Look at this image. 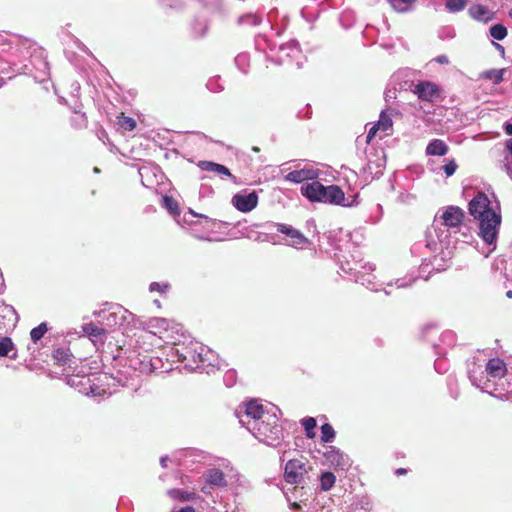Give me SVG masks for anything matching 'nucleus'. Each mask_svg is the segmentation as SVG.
<instances>
[{
    "label": "nucleus",
    "mask_w": 512,
    "mask_h": 512,
    "mask_svg": "<svg viewBox=\"0 0 512 512\" xmlns=\"http://www.w3.org/2000/svg\"><path fill=\"white\" fill-rule=\"evenodd\" d=\"M464 219V211L457 206H448L441 214L435 215L434 221L425 232V243L416 242L411 247L415 257H422L423 250L432 254L431 258H421L420 271L426 272L428 266L441 272L449 267L454 255L455 244L453 235L460 230Z\"/></svg>",
    "instance_id": "nucleus-1"
},
{
    "label": "nucleus",
    "mask_w": 512,
    "mask_h": 512,
    "mask_svg": "<svg viewBox=\"0 0 512 512\" xmlns=\"http://www.w3.org/2000/svg\"><path fill=\"white\" fill-rule=\"evenodd\" d=\"M468 211L478 221L479 236L487 245L492 246L490 251L495 250L502 221L499 203L496 200L492 203L487 194L479 191L470 200Z\"/></svg>",
    "instance_id": "nucleus-2"
},
{
    "label": "nucleus",
    "mask_w": 512,
    "mask_h": 512,
    "mask_svg": "<svg viewBox=\"0 0 512 512\" xmlns=\"http://www.w3.org/2000/svg\"><path fill=\"white\" fill-rule=\"evenodd\" d=\"M204 484L201 491L207 496L213 498V490L215 488H227L233 493L239 494L248 490L249 484L247 480L234 470L229 474H225L219 468H210L203 474Z\"/></svg>",
    "instance_id": "nucleus-3"
},
{
    "label": "nucleus",
    "mask_w": 512,
    "mask_h": 512,
    "mask_svg": "<svg viewBox=\"0 0 512 512\" xmlns=\"http://www.w3.org/2000/svg\"><path fill=\"white\" fill-rule=\"evenodd\" d=\"M301 194L310 202H319L342 207H351L354 201L346 202L344 191L338 185L324 186L319 181H313L301 186Z\"/></svg>",
    "instance_id": "nucleus-4"
},
{
    "label": "nucleus",
    "mask_w": 512,
    "mask_h": 512,
    "mask_svg": "<svg viewBox=\"0 0 512 512\" xmlns=\"http://www.w3.org/2000/svg\"><path fill=\"white\" fill-rule=\"evenodd\" d=\"M275 411L280 413V410L275 407ZM263 420L251 426L248 431L260 442L277 448L283 441V428L278 423L279 417L276 412L272 414H265Z\"/></svg>",
    "instance_id": "nucleus-5"
},
{
    "label": "nucleus",
    "mask_w": 512,
    "mask_h": 512,
    "mask_svg": "<svg viewBox=\"0 0 512 512\" xmlns=\"http://www.w3.org/2000/svg\"><path fill=\"white\" fill-rule=\"evenodd\" d=\"M19 51L22 57H29V63L23 64L18 73L33 75L35 79L43 81L49 74V64L44 50L35 44L25 42Z\"/></svg>",
    "instance_id": "nucleus-6"
},
{
    "label": "nucleus",
    "mask_w": 512,
    "mask_h": 512,
    "mask_svg": "<svg viewBox=\"0 0 512 512\" xmlns=\"http://www.w3.org/2000/svg\"><path fill=\"white\" fill-rule=\"evenodd\" d=\"M273 412L264 409L263 405L257 399H251L241 405L235 411L239 423L248 430L251 426L263 420L265 414Z\"/></svg>",
    "instance_id": "nucleus-7"
},
{
    "label": "nucleus",
    "mask_w": 512,
    "mask_h": 512,
    "mask_svg": "<svg viewBox=\"0 0 512 512\" xmlns=\"http://www.w3.org/2000/svg\"><path fill=\"white\" fill-rule=\"evenodd\" d=\"M309 470H311V467L302 459H290L284 466V479L289 484L304 488L310 480Z\"/></svg>",
    "instance_id": "nucleus-8"
},
{
    "label": "nucleus",
    "mask_w": 512,
    "mask_h": 512,
    "mask_svg": "<svg viewBox=\"0 0 512 512\" xmlns=\"http://www.w3.org/2000/svg\"><path fill=\"white\" fill-rule=\"evenodd\" d=\"M173 354L177 356L179 362L184 363L185 368L190 371H196V364L204 355L206 346L199 342H190L188 346L176 347Z\"/></svg>",
    "instance_id": "nucleus-9"
},
{
    "label": "nucleus",
    "mask_w": 512,
    "mask_h": 512,
    "mask_svg": "<svg viewBox=\"0 0 512 512\" xmlns=\"http://www.w3.org/2000/svg\"><path fill=\"white\" fill-rule=\"evenodd\" d=\"M341 269L350 275L355 277V281L369 288L371 284H373L374 276L371 272L375 269L373 264H365L362 265L358 261H354L353 264H350L349 261L346 264H341ZM371 290H374L373 287H370Z\"/></svg>",
    "instance_id": "nucleus-10"
},
{
    "label": "nucleus",
    "mask_w": 512,
    "mask_h": 512,
    "mask_svg": "<svg viewBox=\"0 0 512 512\" xmlns=\"http://www.w3.org/2000/svg\"><path fill=\"white\" fill-rule=\"evenodd\" d=\"M99 316L102 318L103 323L109 328L121 327L125 323H129L134 317L131 312L121 305H112L108 310L99 312Z\"/></svg>",
    "instance_id": "nucleus-11"
},
{
    "label": "nucleus",
    "mask_w": 512,
    "mask_h": 512,
    "mask_svg": "<svg viewBox=\"0 0 512 512\" xmlns=\"http://www.w3.org/2000/svg\"><path fill=\"white\" fill-rule=\"evenodd\" d=\"M323 458L324 464L334 470L346 471L352 463L350 457L335 446H327Z\"/></svg>",
    "instance_id": "nucleus-12"
},
{
    "label": "nucleus",
    "mask_w": 512,
    "mask_h": 512,
    "mask_svg": "<svg viewBox=\"0 0 512 512\" xmlns=\"http://www.w3.org/2000/svg\"><path fill=\"white\" fill-rule=\"evenodd\" d=\"M468 377L473 386L480 389L482 392L490 394L493 383L490 382L486 370L481 365L472 363L468 365Z\"/></svg>",
    "instance_id": "nucleus-13"
},
{
    "label": "nucleus",
    "mask_w": 512,
    "mask_h": 512,
    "mask_svg": "<svg viewBox=\"0 0 512 512\" xmlns=\"http://www.w3.org/2000/svg\"><path fill=\"white\" fill-rule=\"evenodd\" d=\"M258 194L256 191H241L236 193L231 200L232 205L242 213L251 212L258 204Z\"/></svg>",
    "instance_id": "nucleus-14"
},
{
    "label": "nucleus",
    "mask_w": 512,
    "mask_h": 512,
    "mask_svg": "<svg viewBox=\"0 0 512 512\" xmlns=\"http://www.w3.org/2000/svg\"><path fill=\"white\" fill-rule=\"evenodd\" d=\"M490 395L500 400H508L509 395H512V372L507 371L493 383Z\"/></svg>",
    "instance_id": "nucleus-15"
},
{
    "label": "nucleus",
    "mask_w": 512,
    "mask_h": 512,
    "mask_svg": "<svg viewBox=\"0 0 512 512\" xmlns=\"http://www.w3.org/2000/svg\"><path fill=\"white\" fill-rule=\"evenodd\" d=\"M412 91L422 101L433 102L439 97L438 86L430 81H419Z\"/></svg>",
    "instance_id": "nucleus-16"
},
{
    "label": "nucleus",
    "mask_w": 512,
    "mask_h": 512,
    "mask_svg": "<svg viewBox=\"0 0 512 512\" xmlns=\"http://www.w3.org/2000/svg\"><path fill=\"white\" fill-rule=\"evenodd\" d=\"M274 226L276 227V230L278 232L285 234L287 237L290 238L289 245H291L292 247L302 248L309 243L307 237H305L298 229H295L290 225L276 223L274 224Z\"/></svg>",
    "instance_id": "nucleus-17"
},
{
    "label": "nucleus",
    "mask_w": 512,
    "mask_h": 512,
    "mask_svg": "<svg viewBox=\"0 0 512 512\" xmlns=\"http://www.w3.org/2000/svg\"><path fill=\"white\" fill-rule=\"evenodd\" d=\"M160 359L158 357L151 358L148 356H143L142 359L139 357L137 358H130L129 359V366L134 371H139L140 373H153L158 371L160 363Z\"/></svg>",
    "instance_id": "nucleus-18"
},
{
    "label": "nucleus",
    "mask_w": 512,
    "mask_h": 512,
    "mask_svg": "<svg viewBox=\"0 0 512 512\" xmlns=\"http://www.w3.org/2000/svg\"><path fill=\"white\" fill-rule=\"evenodd\" d=\"M319 177V170L314 168H302L293 170L285 176V180L292 183H302L306 180H316Z\"/></svg>",
    "instance_id": "nucleus-19"
},
{
    "label": "nucleus",
    "mask_w": 512,
    "mask_h": 512,
    "mask_svg": "<svg viewBox=\"0 0 512 512\" xmlns=\"http://www.w3.org/2000/svg\"><path fill=\"white\" fill-rule=\"evenodd\" d=\"M485 370L490 382L492 383H494L507 372L504 361L499 358L490 359L486 363Z\"/></svg>",
    "instance_id": "nucleus-20"
},
{
    "label": "nucleus",
    "mask_w": 512,
    "mask_h": 512,
    "mask_svg": "<svg viewBox=\"0 0 512 512\" xmlns=\"http://www.w3.org/2000/svg\"><path fill=\"white\" fill-rule=\"evenodd\" d=\"M209 367L221 368L217 355L206 346L204 355L199 359V363L196 364V371L209 373Z\"/></svg>",
    "instance_id": "nucleus-21"
},
{
    "label": "nucleus",
    "mask_w": 512,
    "mask_h": 512,
    "mask_svg": "<svg viewBox=\"0 0 512 512\" xmlns=\"http://www.w3.org/2000/svg\"><path fill=\"white\" fill-rule=\"evenodd\" d=\"M277 64H282L287 58H294L300 53L299 44L292 40L279 46Z\"/></svg>",
    "instance_id": "nucleus-22"
},
{
    "label": "nucleus",
    "mask_w": 512,
    "mask_h": 512,
    "mask_svg": "<svg viewBox=\"0 0 512 512\" xmlns=\"http://www.w3.org/2000/svg\"><path fill=\"white\" fill-rule=\"evenodd\" d=\"M468 13L474 20L485 23L491 21L494 17V13L491 10L480 4L472 5L468 9Z\"/></svg>",
    "instance_id": "nucleus-23"
},
{
    "label": "nucleus",
    "mask_w": 512,
    "mask_h": 512,
    "mask_svg": "<svg viewBox=\"0 0 512 512\" xmlns=\"http://www.w3.org/2000/svg\"><path fill=\"white\" fill-rule=\"evenodd\" d=\"M351 238V234L343 229L335 230V232H331L329 235V239L332 241L335 250L338 252H342L344 250L345 244H348Z\"/></svg>",
    "instance_id": "nucleus-24"
},
{
    "label": "nucleus",
    "mask_w": 512,
    "mask_h": 512,
    "mask_svg": "<svg viewBox=\"0 0 512 512\" xmlns=\"http://www.w3.org/2000/svg\"><path fill=\"white\" fill-rule=\"evenodd\" d=\"M198 167L202 171L213 172L219 175L231 177L233 179L235 178L226 166L219 163H215L212 161H200L198 163Z\"/></svg>",
    "instance_id": "nucleus-25"
},
{
    "label": "nucleus",
    "mask_w": 512,
    "mask_h": 512,
    "mask_svg": "<svg viewBox=\"0 0 512 512\" xmlns=\"http://www.w3.org/2000/svg\"><path fill=\"white\" fill-rule=\"evenodd\" d=\"M55 364L62 367H70L72 362V353L68 348H57L52 353Z\"/></svg>",
    "instance_id": "nucleus-26"
},
{
    "label": "nucleus",
    "mask_w": 512,
    "mask_h": 512,
    "mask_svg": "<svg viewBox=\"0 0 512 512\" xmlns=\"http://www.w3.org/2000/svg\"><path fill=\"white\" fill-rule=\"evenodd\" d=\"M447 152L448 146L441 139H433L426 147V154L431 156H444Z\"/></svg>",
    "instance_id": "nucleus-27"
},
{
    "label": "nucleus",
    "mask_w": 512,
    "mask_h": 512,
    "mask_svg": "<svg viewBox=\"0 0 512 512\" xmlns=\"http://www.w3.org/2000/svg\"><path fill=\"white\" fill-rule=\"evenodd\" d=\"M83 333L92 341L102 340L105 334V329L94 323H87L82 326Z\"/></svg>",
    "instance_id": "nucleus-28"
},
{
    "label": "nucleus",
    "mask_w": 512,
    "mask_h": 512,
    "mask_svg": "<svg viewBox=\"0 0 512 512\" xmlns=\"http://www.w3.org/2000/svg\"><path fill=\"white\" fill-rule=\"evenodd\" d=\"M0 356L1 357H9L10 359L15 360L17 358V353L15 351V345L10 337H2L0 339Z\"/></svg>",
    "instance_id": "nucleus-29"
},
{
    "label": "nucleus",
    "mask_w": 512,
    "mask_h": 512,
    "mask_svg": "<svg viewBox=\"0 0 512 512\" xmlns=\"http://www.w3.org/2000/svg\"><path fill=\"white\" fill-rule=\"evenodd\" d=\"M502 169L512 179V138L506 140Z\"/></svg>",
    "instance_id": "nucleus-30"
},
{
    "label": "nucleus",
    "mask_w": 512,
    "mask_h": 512,
    "mask_svg": "<svg viewBox=\"0 0 512 512\" xmlns=\"http://www.w3.org/2000/svg\"><path fill=\"white\" fill-rule=\"evenodd\" d=\"M73 112L75 116L71 119V124L76 129H82L87 126V118L85 113L81 112V104H75L73 106Z\"/></svg>",
    "instance_id": "nucleus-31"
},
{
    "label": "nucleus",
    "mask_w": 512,
    "mask_h": 512,
    "mask_svg": "<svg viewBox=\"0 0 512 512\" xmlns=\"http://www.w3.org/2000/svg\"><path fill=\"white\" fill-rule=\"evenodd\" d=\"M208 31V24L205 18H195L192 22V34L194 38H203Z\"/></svg>",
    "instance_id": "nucleus-32"
},
{
    "label": "nucleus",
    "mask_w": 512,
    "mask_h": 512,
    "mask_svg": "<svg viewBox=\"0 0 512 512\" xmlns=\"http://www.w3.org/2000/svg\"><path fill=\"white\" fill-rule=\"evenodd\" d=\"M505 69H489L480 74V79L491 80L494 84H500L504 79Z\"/></svg>",
    "instance_id": "nucleus-33"
},
{
    "label": "nucleus",
    "mask_w": 512,
    "mask_h": 512,
    "mask_svg": "<svg viewBox=\"0 0 512 512\" xmlns=\"http://www.w3.org/2000/svg\"><path fill=\"white\" fill-rule=\"evenodd\" d=\"M388 2L396 12L406 13L411 11L416 0H388Z\"/></svg>",
    "instance_id": "nucleus-34"
},
{
    "label": "nucleus",
    "mask_w": 512,
    "mask_h": 512,
    "mask_svg": "<svg viewBox=\"0 0 512 512\" xmlns=\"http://www.w3.org/2000/svg\"><path fill=\"white\" fill-rule=\"evenodd\" d=\"M319 480L321 490L329 491L336 482V476L330 471H325L321 473Z\"/></svg>",
    "instance_id": "nucleus-35"
},
{
    "label": "nucleus",
    "mask_w": 512,
    "mask_h": 512,
    "mask_svg": "<svg viewBox=\"0 0 512 512\" xmlns=\"http://www.w3.org/2000/svg\"><path fill=\"white\" fill-rule=\"evenodd\" d=\"M148 327L155 329L154 333L161 332L162 330L167 331L169 328V321L166 318L154 317L149 319Z\"/></svg>",
    "instance_id": "nucleus-36"
},
{
    "label": "nucleus",
    "mask_w": 512,
    "mask_h": 512,
    "mask_svg": "<svg viewBox=\"0 0 512 512\" xmlns=\"http://www.w3.org/2000/svg\"><path fill=\"white\" fill-rule=\"evenodd\" d=\"M162 206L173 216L179 215V207L177 201L168 195L162 197Z\"/></svg>",
    "instance_id": "nucleus-37"
},
{
    "label": "nucleus",
    "mask_w": 512,
    "mask_h": 512,
    "mask_svg": "<svg viewBox=\"0 0 512 512\" xmlns=\"http://www.w3.org/2000/svg\"><path fill=\"white\" fill-rule=\"evenodd\" d=\"M235 64L238 69L243 73L247 74L250 64V56L248 53H240L235 57Z\"/></svg>",
    "instance_id": "nucleus-38"
},
{
    "label": "nucleus",
    "mask_w": 512,
    "mask_h": 512,
    "mask_svg": "<svg viewBox=\"0 0 512 512\" xmlns=\"http://www.w3.org/2000/svg\"><path fill=\"white\" fill-rule=\"evenodd\" d=\"M489 34L493 39L501 41L507 36L508 32L503 24L498 23L490 27Z\"/></svg>",
    "instance_id": "nucleus-39"
},
{
    "label": "nucleus",
    "mask_w": 512,
    "mask_h": 512,
    "mask_svg": "<svg viewBox=\"0 0 512 512\" xmlns=\"http://www.w3.org/2000/svg\"><path fill=\"white\" fill-rule=\"evenodd\" d=\"M301 424L304 427L307 438L315 437V427L317 425L316 419L313 417H306L301 420Z\"/></svg>",
    "instance_id": "nucleus-40"
},
{
    "label": "nucleus",
    "mask_w": 512,
    "mask_h": 512,
    "mask_svg": "<svg viewBox=\"0 0 512 512\" xmlns=\"http://www.w3.org/2000/svg\"><path fill=\"white\" fill-rule=\"evenodd\" d=\"M168 494L171 498L180 501H189L195 496L194 492L184 491L182 489H171L168 491Z\"/></svg>",
    "instance_id": "nucleus-41"
},
{
    "label": "nucleus",
    "mask_w": 512,
    "mask_h": 512,
    "mask_svg": "<svg viewBox=\"0 0 512 512\" xmlns=\"http://www.w3.org/2000/svg\"><path fill=\"white\" fill-rule=\"evenodd\" d=\"M320 429H321V440L324 443L333 442L336 433H335V430L332 427V425H330L329 423H324Z\"/></svg>",
    "instance_id": "nucleus-42"
},
{
    "label": "nucleus",
    "mask_w": 512,
    "mask_h": 512,
    "mask_svg": "<svg viewBox=\"0 0 512 512\" xmlns=\"http://www.w3.org/2000/svg\"><path fill=\"white\" fill-rule=\"evenodd\" d=\"M48 327L46 322L40 323L34 327L30 332V337L33 343H37L47 332Z\"/></svg>",
    "instance_id": "nucleus-43"
},
{
    "label": "nucleus",
    "mask_w": 512,
    "mask_h": 512,
    "mask_svg": "<svg viewBox=\"0 0 512 512\" xmlns=\"http://www.w3.org/2000/svg\"><path fill=\"white\" fill-rule=\"evenodd\" d=\"M467 4V0H445V7L451 13L462 11Z\"/></svg>",
    "instance_id": "nucleus-44"
},
{
    "label": "nucleus",
    "mask_w": 512,
    "mask_h": 512,
    "mask_svg": "<svg viewBox=\"0 0 512 512\" xmlns=\"http://www.w3.org/2000/svg\"><path fill=\"white\" fill-rule=\"evenodd\" d=\"M118 126L124 131H133L136 128V121L132 117L120 116L118 117Z\"/></svg>",
    "instance_id": "nucleus-45"
},
{
    "label": "nucleus",
    "mask_w": 512,
    "mask_h": 512,
    "mask_svg": "<svg viewBox=\"0 0 512 512\" xmlns=\"http://www.w3.org/2000/svg\"><path fill=\"white\" fill-rule=\"evenodd\" d=\"M377 124H378V127H380L383 131H387L388 129H390L392 127L393 122H392L391 116L385 110H383L380 113V117H379Z\"/></svg>",
    "instance_id": "nucleus-46"
},
{
    "label": "nucleus",
    "mask_w": 512,
    "mask_h": 512,
    "mask_svg": "<svg viewBox=\"0 0 512 512\" xmlns=\"http://www.w3.org/2000/svg\"><path fill=\"white\" fill-rule=\"evenodd\" d=\"M206 87L209 91L213 93L221 92L224 89L223 84L220 81L219 77H213L208 80Z\"/></svg>",
    "instance_id": "nucleus-47"
},
{
    "label": "nucleus",
    "mask_w": 512,
    "mask_h": 512,
    "mask_svg": "<svg viewBox=\"0 0 512 512\" xmlns=\"http://www.w3.org/2000/svg\"><path fill=\"white\" fill-rule=\"evenodd\" d=\"M239 23L257 26L261 23V18L255 14H247L239 18Z\"/></svg>",
    "instance_id": "nucleus-48"
},
{
    "label": "nucleus",
    "mask_w": 512,
    "mask_h": 512,
    "mask_svg": "<svg viewBox=\"0 0 512 512\" xmlns=\"http://www.w3.org/2000/svg\"><path fill=\"white\" fill-rule=\"evenodd\" d=\"M170 288V284L168 282H152L149 285L150 292H159L160 294H165L168 292Z\"/></svg>",
    "instance_id": "nucleus-49"
},
{
    "label": "nucleus",
    "mask_w": 512,
    "mask_h": 512,
    "mask_svg": "<svg viewBox=\"0 0 512 512\" xmlns=\"http://www.w3.org/2000/svg\"><path fill=\"white\" fill-rule=\"evenodd\" d=\"M434 368L437 373L444 374L448 371V363L445 359L437 358L434 362Z\"/></svg>",
    "instance_id": "nucleus-50"
},
{
    "label": "nucleus",
    "mask_w": 512,
    "mask_h": 512,
    "mask_svg": "<svg viewBox=\"0 0 512 512\" xmlns=\"http://www.w3.org/2000/svg\"><path fill=\"white\" fill-rule=\"evenodd\" d=\"M223 381L227 387H232L236 383V371L228 370L223 377Z\"/></svg>",
    "instance_id": "nucleus-51"
},
{
    "label": "nucleus",
    "mask_w": 512,
    "mask_h": 512,
    "mask_svg": "<svg viewBox=\"0 0 512 512\" xmlns=\"http://www.w3.org/2000/svg\"><path fill=\"white\" fill-rule=\"evenodd\" d=\"M0 308L3 310L4 315L3 317H7L8 315L14 316V320H18V315L15 311V309L11 305H6L4 303H0Z\"/></svg>",
    "instance_id": "nucleus-52"
},
{
    "label": "nucleus",
    "mask_w": 512,
    "mask_h": 512,
    "mask_svg": "<svg viewBox=\"0 0 512 512\" xmlns=\"http://www.w3.org/2000/svg\"><path fill=\"white\" fill-rule=\"evenodd\" d=\"M457 169V164L455 163L454 160H450L448 163H446L444 166H443V170L446 174V176H452L455 171Z\"/></svg>",
    "instance_id": "nucleus-53"
},
{
    "label": "nucleus",
    "mask_w": 512,
    "mask_h": 512,
    "mask_svg": "<svg viewBox=\"0 0 512 512\" xmlns=\"http://www.w3.org/2000/svg\"><path fill=\"white\" fill-rule=\"evenodd\" d=\"M441 340L444 343L453 345L455 343V335L452 331H445L441 334Z\"/></svg>",
    "instance_id": "nucleus-54"
},
{
    "label": "nucleus",
    "mask_w": 512,
    "mask_h": 512,
    "mask_svg": "<svg viewBox=\"0 0 512 512\" xmlns=\"http://www.w3.org/2000/svg\"><path fill=\"white\" fill-rule=\"evenodd\" d=\"M355 509H356V510H357V509H361V510H365V511L370 510V509H371V504H370V502H369L368 498L363 497V498L359 501V503H357V504H356Z\"/></svg>",
    "instance_id": "nucleus-55"
},
{
    "label": "nucleus",
    "mask_w": 512,
    "mask_h": 512,
    "mask_svg": "<svg viewBox=\"0 0 512 512\" xmlns=\"http://www.w3.org/2000/svg\"><path fill=\"white\" fill-rule=\"evenodd\" d=\"M413 281H415V279H410L408 281L406 279H397L395 281V285L397 288H406L410 286Z\"/></svg>",
    "instance_id": "nucleus-56"
},
{
    "label": "nucleus",
    "mask_w": 512,
    "mask_h": 512,
    "mask_svg": "<svg viewBox=\"0 0 512 512\" xmlns=\"http://www.w3.org/2000/svg\"><path fill=\"white\" fill-rule=\"evenodd\" d=\"M379 129H381V128H380V127H378V124H377V123H376V124H374V125L369 129V131H368V133H367V136H366V138H367V142H368V143L373 139V137L375 136V134L377 133V131H378Z\"/></svg>",
    "instance_id": "nucleus-57"
},
{
    "label": "nucleus",
    "mask_w": 512,
    "mask_h": 512,
    "mask_svg": "<svg viewBox=\"0 0 512 512\" xmlns=\"http://www.w3.org/2000/svg\"><path fill=\"white\" fill-rule=\"evenodd\" d=\"M435 61L439 64L446 65L449 63V58L446 55H439L435 58Z\"/></svg>",
    "instance_id": "nucleus-58"
},
{
    "label": "nucleus",
    "mask_w": 512,
    "mask_h": 512,
    "mask_svg": "<svg viewBox=\"0 0 512 512\" xmlns=\"http://www.w3.org/2000/svg\"><path fill=\"white\" fill-rule=\"evenodd\" d=\"M149 171H150V168H149V167H147V166H142V167H140V168L138 169V173H139V175L141 176V178H142V179H143L144 175H145V174H147ZM142 184H143L144 186H147V185L144 183V181H143V180H142Z\"/></svg>",
    "instance_id": "nucleus-59"
},
{
    "label": "nucleus",
    "mask_w": 512,
    "mask_h": 512,
    "mask_svg": "<svg viewBox=\"0 0 512 512\" xmlns=\"http://www.w3.org/2000/svg\"><path fill=\"white\" fill-rule=\"evenodd\" d=\"M503 130L507 135L512 136V122H505L503 124Z\"/></svg>",
    "instance_id": "nucleus-60"
},
{
    "label": "nucleus",
    "mask_w": 512,
    "mask_h": 512,
    "mask_svg": "<svg viewBox=\"0 0 512 512\" xmlns=\"http://www.w3.org/2000/svg\"><path fill=\"white\" fill-rule=\"evenodd\" d=\"M221 505H222V503L219 504V507L218 506H212L211 507L212 512H228L227 504L224 505L223 507H221Z\"/></svg>",
    "instance_id": "nucleus-61"
},
{
    "label": "nucleus",
    "mask_w": 512,
    "mask_h": 512,
    "mask_svg": "<svg viewBox=\"0 0 512 512\" xmlns=\"http://www.w3.org/2000/svg\"><path fill=\"white\" fill-rule=\"evenodd\" d=\"M171 512H195L192 506H184L176 510L175 508Z\"/></svg>",
    "instance_id": "nucleus-62"
},
{
    "label": "nucleus",
    "mask_w": 512,
    "mask_h": 512,
    "mask_svg": "<svg viewBox=\"0 0 512 512\" xmlns=\"http://www.w3.org/2000/svg\"><path fill=\"white\" fill-rule=\"evenodd\" d=\"M169 460V457L167 455L165 456H162L160 458V464L163 468H165L167 466V461Z\"/></svg>",
    "instance_id": "nucleus-63"
},
{
    "label": "nucleus",
    "mask_w": 512,
    "mask_h": 512,
    "mask_svg": "<svg viewBox=\"0 0 512 512\" xmlns=\"http://www.w3.org/2000/svg\"><path fill=\"white\" fill-rule=\"evenodd\" d=\"M76 43H77L78 48L81 49L83 52H85V53L89 52L88 48L83 43H81L79 40H77Z\"/></svg>",
    "instance_id": "nucleus-64"
}]
</instances>
